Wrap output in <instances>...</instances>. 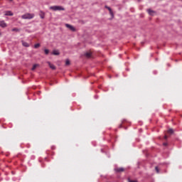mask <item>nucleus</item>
Wrapping results in <instances>:
<instances>
[{
	"instance_id": "1",
	"label": "nucleus",
	"mask_w": 182,
	"mask_h": 182,
	"mask_svg": "<svg viewBox=\"0 0 182 182\" xmlns=\"http://www.w3.org/2000/svg\"><path fill=\"white\" fill-rule=\"evenodd\" d=\"M50 9H51V11H65V8H63V6H50Z\"/></svg>"
},
{
	"instance_id": "2",
	"label": "nucleus",
	"mask_w": 182,
	"mask_h": 182,
	"mask_svg": "<svg viewBox=\"0 0 182 182\" xmlns=\"http://www.w3.org/2000/svg\"><path fill=\"white\" fill-rule=\"evenodd\" d=\"M34 17H35V14H29V13H27L21 16L22 19H33Z\"/></svg>"
},
{
	"instance_id": "3",
	"label": "nucleus",
	"mask_w": 182,
	"mask_h": 182,
	"mask_svg": "<svg viewBox=\"0 0 182 182\" xmlns=\"http://www.w3.org/2000/svg\"><path fill=\"white\" fill-rule=\"evenodd\" d=\"M6 26H8V24H6V23H5V21H4V20L1 21L0 20V27L1 28H6Z\"/></svg>"
},
{
	"instance_id": "4",
	"label": "nucleus",
	"mask_w": 182,
	"mask_h": 182,
	"mask_svg": "<svg viewBox=\"0 0 182 182\" xmlns=\"http://www.w3.org/2000/svg\"><path fill=\"white\" fill-rule=\"evenodd\" d=\"M66 28H68V29L70 31H72L73 32H75V31H76V29L75 28V27H73L72 25L70 24H65Z\"/></svg>"
},
{
	"instance_id": "5",
	"label": "nucleus",
	"mask_w": 182,
	"mask_h": 182,
	"mask_svg": "<svg viewBox=\"0 0 182 182\" xmlns=\"http://www.w3.org/2000/svg\"><path fill=\"white\" fill-rule=\"evenodd\" d=\"M6 16H14V13H12V11H7L5 12L4 14Z\"/></svg>"
},
{
	"instance_id": "6",
	"label": "nucleus",
	"mask_w": 182,
	"mask_h": 182,
	"mask_svg": "<svg viewBox=\"0 0 182 182\" xmlns=\"http://www.w3.org/2000/svg\"><path fill=\"white\" fill-rule=\"evenodd\" d=\"M147 12L149 15H151V16H153L154 15L156 14V11L151 10V9H148Z\"/></svg>"
},
{
	"instance_id": "7",
	"label": "nucleus",
	"mask_w": 182,
	"mask_h": 182,
	"mask_svg": "<svg viewBox=\"0 0 182 182\" xmlns=\"http://www.w3.org/2000/svg\"><path fill=\"white\" fill-rule=\"evenodd\" d=\"M47 63L50 69H53V70H55L56 69V67H55L53 64L50 63V62H47Z\"/></svg>"
},
{
	"instance_id": "8",
	"label": "nucleus",
	"mask_w": 182,
	"mask_h": 182,
	"mask_svg": "<svg viewBox=\"0 0 182 182\" xmlns=\"http://www.w3.org/2000/svg\"><path fill=\"white\" fill-rule=\"evenodd\" d=\"M105 8H106L107 9H108V11H109V14H110L111 16L113 17L114 15H113V11H112V9H111L110 7L107 6H105Z\"/></svg>"
},
{
	"instance_id": "9",
	"label": "nucleus",
	"mask_w": 182,
	"mask_h": 182,
	"mask_svg": "<svg viewBox=\"0 0 182 182\" xmlns=\"http://www.w3.org/2000/svg\"><path fill=\"white\" fill-rule=\"evenodd\" d=\"M115 171H117L118 173H120L122 171H124V169L123 168H115Z\"/></svg>"
},
{
	"instance_id": "10",
	"label": "nucleus",
	"mask_w": 182,
	"mask_h": 182,
	"mask_svg": "<svg viewBox=\"0 0 182 182\" xmlns=\"http://www.w3.org/2000/svg\"><path fill=\"white\" fill-rule=\"evenodd\" d=\"M22 45H23V46H25V48H29V43H28L25 41L22 42Z\"/></svg>"
},
{
	"instance_id": "11",
	"label": "nucleus",
	"mask_w": 182,
	"mask_h": 182,
	"mask_svg": "<svg viewBox=\"0 0 182 182\" xmlns=\"http://www.w3.org/2000/svg\"><path fill=\"white\" fill-rule=\"evenodd\" d=\"M52 54H53V55H58L60 54V53H59V50H54L53 51Z\"/></svg>"
},
{
	"instance_id": "12",
	"label": "nucleus",
	"mask_w": 182,
	"mask_h": 182,
	"mask_svg": "<svg viewBox=\"0 0 182 182\" xmlns=\"http://www.w3.org/2000/svg\"><path fill=\"white\" fill-rule=\"evenodd\" d=\"M38 66H39L38 64H34L33 65V68H31V70H35V69H36V68H38Z\"/></svg>"
},
{
	"instance_id": "13",
	"label": "nucleus",
	"mask_w": 182,
	"mask_h": 182,
	"mask_svg": "<svg viewBox=\"0 0 182 182\" xmlns=\"http://www.w3.org/2000/svg\"><path fill=\"white\" fill-rule=\"evenodd\" d=\"M168 133L169 134H173V133H174V131L173 130V129H170L168 130Z\"/></svg>"
},
{
	"instance_id": "14",
	"label": "nucleus",
	"mask_w": 182,
	"mask_h": 182,
	"mask_svg": "<svg viewBox=\"0 0 182 182\" xmlns=\"http://www.w3.org/2000/svg\"><path fill=\"white\" fill-rule=\"evenodd\" d=\"M65 65H66L67 66H69V65H70V61L69 60V59H67V60H65Z\"/></svg>"
},
{
	"instance_id": "15",
	"label": "nucleus",
	"mask_w": 182,
	"mask_h": 182,
	"mask_svg": "<svg viewBox=\"0 0 182 182\" xmlns=\"http://www.w3.org/2000/svg\"><path fill=\"white\" fill-rule=\"evenodd\" d=\"M85 56H86L87 58H90V56H92V53H85Z\"/></svg>"
},
{
	"instance_id": "16",
	"label": "nucleus",
	"mask_w": 182,
	"mask_h": 182,
	"mask_svg": "<svg viewBox=\"0 0 182 182\" xmlns=\"http://www.w3.org/2000/svg\"><path fill=\"white\" fill-rule=\"evenodd\" d=\"M39 46H41V44H40V43H37V44L34 45V48H35L36 49H38V48H39Z\"/></svg>"
},
{
	"instance_id": "17",
	"label": "nucleus",
	"mask_w": 182,
	"mask_h": 182,
	"mask_svg": "<svg viewBox=\"0 0 182 182\" xmlns=\"http://www.w3.org/2000/svg\"><path fill=\"white\" fill-rule=\"evenodd\" d=\"M12 31L13 32H18L19 29H18L17 28H14L12 29Z\"/></svg>"
},
{
	"instance_id": "18",
	"label": "nucleus",
	"mask_w": 182,
	"mask_h": 182,
	"mask_svg": "<svg viewBox=\"0 0 182 182\" xmlns=\"http://www.w3.org/2000/svg\"><path fill=\"white\" fill-rule=\"evenodd\" d=\"M44 53H46V55H49V50L48 49H45Z\"/></svg>"
},
{
	"instance_id": "19",
	"label": "nucleus",
	"mask_w": 182,
	"mask_h": 182,
	"mask_svg": "<svg viewBox=\"0 0 182 182\" xmlns=\"http://www.w3.org/2000/svg\"><path fill=\"white\" fill-rule=\"evenodd\" d=\"M155 170L156 173H160V171H159V167L156 166Z\"/></svg>"
},
{
	"instance_id": "20",
	"label": "nucleus",
	"mask_w": 182,
	"mask_h": 182,
	"mask_svg": "<svg viewBox=\"0 0 182 182\" xmlns=\"http://www.w3.org/2000/svg\"><path fill=\"white\" fill-rule=\"evenodd\" d=\"M129 182H137V181H132V180L129 179Z\"/></svg>"
},
{
	"instance_id": "21",
	"label": "nucleus",
	"mask_w": 182,
	"mask_h": 182,
	"mask_svg": "<svg viewBox=\"0 0 182 182\" xmlns=\"http://www.w3.org/2000/svg\"><path fill=\"white\" fill-rule=\"evenodd\" d=\"M164 139L166 140V139H167V135H165V136H164Z\"/></svg>"
},
{
	"instance_id": "22",
	"label": "nucleus",
	"mask_w": 182,
	"mask_h": 182,
	"mask_svg": "<svg viewBox=\"0 0 182 182\" xmlns=\"http://www.w3.org/2000/svg\"><path fill=\"white\" fill-rule=\"evenodd\" d=\"M41 19H43L44 16L41 15Z\"/></svg>"
},
{
	"instance_id": "23",
	"label": "nucleus",
	"mask_w": 182,
	"mask_h": 182,
	"mask_svg": "<svg viewBox=\"0 0 182 182\" xmlns=\"http://www.w3.org/2000/svg\"><path fill=\"white\" fill-rule=\"evenodd\" d=\"M164 146H167V143H164Z\"/></svg>"
},
{
	"instance_id": "24",
	"label": "nucleus",
	"mask_w": 182,
	"mask_h": 182,
	"mask_svg": "<svg viewBox=\"0 0 182 182\" xmlns=\"http://www.w3.org/2000/svg\"><path fill=\"white\" fill-rule=\"evenodd\" d=\"M0 35H2V34L0 33Z\"/></svg>"
}]
</instances>
